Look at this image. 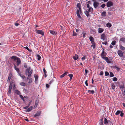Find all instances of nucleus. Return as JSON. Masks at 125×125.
I'll return each instance as SVG.
<instances>
[{"label": "nucleus", "mask_w": 125, "mask_h": 125, "mask_svg": "<svg viewBox=\"0 0 125 125\" xmlns=\"http://www.w3.org/2000/svg\"><path fill=\"white\" fill-rule=\"evenodd\" d=\"M77 8L79 9H77L76 11V14L78 17L80 19L81 18V16L80 14H82V11L81 9V5L80 3H78L77 4Z\"/></svg>", "instance_id": "nucleus-1"}, {"label": "nucleus", "mask_w": 125, "mask_h": 125, "mask_svg": "<svg viewBox=\"0 0 125 125\" xmlns=\"http://www.w3.org/2000/svg\"><path fill=\"white\" fill-rule=\"evenodd\" d=\"M14 84H15L14 80H11L8 89L9 90L8 92L10 94L11 93V90L12 88L13 85Z\"/></svg>", "instance_id": "nucleus-2"}, {"label": "nucleus", "mask_w": 125, "mask_h": 125, "mask_svg": "<svg viewBox=\"0 0 125 125\" xmlns=\"http://www.w3.org/2000/svg\"><path fill=\"white\" fill-rule=\"evenodd\" d=\"M93 1H94L93 5L94 8L95 9H96L98 6L99 4L98 2L95 1V0H93Z\"/></svg>", "instance_id": "nucleus-3"}, {"label": "nucleus", "mask_w": 125, "mask_h": 125, "mask_svg": "<svg viewBox=\"0 0 125 125\" xmlns=\"http://www.w3.org/2000/svg\"><path fill=\"white\" fill-rule=\"evenodd\" d=\"M36 32L38 34H40L43 36L44 33L43 31L42 30H35Z\"/></svg>", "instance_id": "nucleus-4"}, {"label": "nucleus", "mask_w": 125, "mask_h": 125, "mask_svg": "<svg viewBox=\"0 0 125 125\" xmlns=\"http://www.w3.org/2000/svg\"><path fill=\"white\" fill-rule=\"evenodd\" d=\"M113 5V3L111 1H108L106 4L107 7H109Z\"/></svg>", "instance_id": "nucleus-5"}, {"label": "nucleus", "mask_w": 125, "mask_h": 125, "mask_svg": "<svg viewBox=\"0 0 125 125\" xmlns=\"http://www.w3.org/2000/svg\"><path fill=\"white\" fill-rule=\"evenodd\" d=\"M103 59L104 60L108 63H111V61L107 57H105V58H103Z\"/></svg>", "instance_id": "nucleus-6"}, {"label": "nucleus", "mask_w": 125, "mask_h": 125, "mask_svg": "<svg viewBox=\"0 0 125 125\" xmlns=\"http://www.w3.org/2000/svg\"><path fill=\"white\" fill-rule=\"evenodd\" d=\"M117 53L119 56L120 57H122L123 55V52L120 50H119L117 51Z\"/></svg>", "instance_id": "nucleus-7"}, {"label": "nucleus", "mask_w": 125, "mask_h": 125, "mask_svg": "<svg viewBox=\"0 0 125 125\" xmlns=\"http://www.w3.org/2000/svg\"><path fill=\"white\" fill-rule=\"evenodd\" d=\"M34 76L35 78V83L36 84H37L38 83V76L37 75H36L35 74L34 75Z\"/></svg>", "instance_id": "nucleus-8"}, {"label": "nucleus", "mask_w": 125, "mask_h": 125, "mask_svg": "<svg viewBox=\"0 0 125 125\" xmlns=\"http://www.w3.org/2000/svg\"><path fill=\"white\" fill-rule=\"evenodd\" d=\"M39 103V100L38 99H36L35 101V105L34 106L33 108L35 109L37 107Z\"/></svg>", "instance_id": "nucleus-9"}, {"label": "nucleus", "mask_w": 125, "mask_h": 125, "mask_svg": "<svg viewBox=\"0 0 125 125\" xmlns=\"http://www.w3.org/2000/svg\"><path fill=\"white\" fill-rule=\"evenodd\" d=\"M41 114V111H38L37 113L34 115V117H36L40 116Z\"/></svg>", "instance_id": "nucleus-10"}, {"label": "nucleus", "mask_w": 125, "mask_h": 125, "mask_svg": "<svg viewBox=\"0 0 125 125\" xmlns=\"http://www.w3.org/2000/svg\"><path fill=\"white\" fill-rule=\"evenodd\" d=\"M31 67H28L25 70V74L26 75H27L28 74V73L30 71Z\"/></svg>", "instance_id": "nucleus-11"}, {"label": "nucleus", "mask_w": 125, "mask_h": 125, "mask_svg": "<svg viewBox=\"0 0 125 125\" xmlns=\"http://www.w3.org/2000/svg\"><path fill=\"white\" fill-rule=\"evenodd\" d=\"M17 61L16 62L17 65V66H18L21 63V61L20 59L18 57L17 58Z\"/></svg>", "instance_id": "nucleus-12"}, {"label": "nucleus", "mask_w": 125, "mask_h": 125, "mask_svg": "<svg viewBox=\"0 0 125 125\" xmlns=\"http://www.w3.org/2000/svg\"><path fill=\"white\" fill-rule=\"evenodd\" d=\"M101 56L102 58L103 59V58H105L104 56H105V52L103 49V51L101 54Z\"/></svg>", "instance_id": "nucleus-13"}, {"label": "nucleus", "mask_w": 125, "mask_h": 125, "mask_svg": "<svg viewBox=\"0 0 125 125\" xmlns=\"http://www.w3.org/2000/svg\"><path fill=\"white\" fill-rule=\"evenodd\" d=\"M50 33L53 35L55 36L56 35V32L54 31L53 30H50Z\"/></svg>", "instance_id": "nucleus-14"}, {"label": "nucleus", "mask_w": 125, "mask_h": 125, "mask_svg": "<svg viewBox=\"0 0 125 125\" xmlns=\"http://www.w3.org/2000/svg\"><path fill=\"white\" fill-rule=\"evenodd\" d=\"M14 69L18 73H20V70L19 68H18L17 66L15 65H14Z\"/></svg>", "instance_id": "nucleus-15"}, {"label": "nucleus", "mask_w": 125, "mask_h": 125, "mask_svg": "<svg viewBox=\"0 0 125 125\" xmlns=\"http://www.w3.org/2000/svg\"><path fill=\"white\" fill-rule=\"evenodd\" d=\"M120 88L122 91H123L124 90L125 88L123 84H122L120 85Z\"/></svg>", "instance_id": "nucleus-16"}, {"label": "nucleus", "mask_w": 125, "mask_h": 125, "mask_svg": "<svg viewBox=\"0 0 125 125\" xmlns=\"http://www.w3.org/2000/svg\"><path fill=\"white\" fill-rule=\"evenodd\" d=\"M73 58L74 60H76L78 58V56L76 54L73 56Z\"/></svg>", "instance_id": "nucleus-17"}, {"label": "nucleus", "mask_w": 125, "mask_h": 125, "mask_svg": "<svg viewBox=\"0 0 125 125\" xmlns=\"http://www.w3.org/2000/svg\"><path fill=\"white\" fill-rule=\"evenodd\" d=\"M89 12L88 11H87V10H86L85 12L84 13L87 16V17L89 16H90L89 13Z\"/></svg>", "instance_id": "nucleus-18"}, {"label": "nucleus", "mask_w": 125, "mask_h": 125, "mask_svg": "<svg viewBox=\"0 0 125 125\" xmlns=\"http://www.w3.org/2000/svg\"><path fill=\"white\" fill-rule=\"evenodd\" d=\"M101 38L102 39L104 40H105V35L104 33L102 34L101 36Z\"/></svg>", "instance_id": "nucleus-19"}, {"label": "nucleus", "mask_w": 125, "mask_h": 125, "mask_svg": "<svg viewBox=\"0 0 125 125\" xmlns=\"http://www.w3.org/2000/svg\"><path fill=\"white\" fill-rule=\"evenodd\" d=\"M18 74V75L22 78L23 79H24L25 78V77L23 74H21L20 73H19Z\"/></svg>", "instance_id": "nucleus-20"}, {"label": "nucleus", "mask_w": 125, "mask_h": 125, "mask_svg": "<svg viewBox=\"0 0 125 125\" xmlns=\"http://www.w3.org/2000/svg\"><path fill=\"white\" fill-rule=\"evenodd\" d=\"M33 107L32 106H31L29 108L27 109L26 111V112H29L32 109Z\"/></svg>", "instance_id": "nucleus-21"}, {"label": "nucleus", "mask_w": 125, "mask_h": 125, "mask_svg": "<svg viewBox=\"0 0 125 125\" xmlns=\"http://www.w3.org/2000/svg\"><path fill=\"white\" fill-rule=\"evenodd\" d=\"M68 72H65L64 73L62 74L60 76L61 78H62L65 76L67 74Z\"/></svg>", "instance_id": "nucleus-22"}, {"label": "nucleus", "mask_w": 125, "mask_h": 125, "mask_svg": "<svg viewBox=\"0 0 125 125\" xmlns=\"http://www.w3.org/2000/svg\"><path fill=\"white\" fill-rule=\"evenodd\" d=\"M104 29L101 28H99L98 29V32L99 33H102L104 31Z\"/></svg>", "instance_id": "nucleus-23"}, {"label": "nucleus", "mask_w": 125, "mask_h": 125, "mask_svg": "<svg viewBox=\"0 0 125 125\" xmlns=\"http://www.w3.org/2000/svg\"><path fill=\"white\" fill-rule=\"evenodd\" d=\"M89 9L88 10V11L89 12H91V13L93 12V9L92 7H90L88 8Z\"/></svg>", "instance_id": "nucleus-24"}, {"label": "nucleus", "mask_w": 125, "mask_h": 125, "mask_svg": "<svg viewBox=\"0 0 125 125\" xmlns=\"http://www.w3.org/2000/svg\"><path fill=\"white\" fill-rule=\"evenodd\" d=\"M121 41L123 42H125V38L123 37L120 39L119 42Z\"/></svg>", "instance_id": "nucleus-25"}, {"label": "nucleus", "mask_w": 125, "mask_h": 125, "mask_svg": "<svg viewBox=\"0 0 125 125\" xmlns=\"http://www.w3.org/2000/svg\"><path fill=\"white\" fill-rule=\"evenodd\" d=\"M101 14L102 16L104 17L106 15V12L105 11H103Z\"/></svg>", "instance_id": "nucleus-26"}, {"label": "nucleus", "mask_w": 125, "mask_h": 125, "mask_svg": "<svg viewBox=\"0 0 125 125\" xmlns=\"http://www.w3.org/2000/svg\"><path fill=\"white\" fill-rule=\"evenodd\" d=\"M17 58H18V57L16 56H13L11 57L10 58L11 59H14L15 60H17Z\"/></svg>", "instance_id": "nucleus-27"}, {"label": "nucleus", "mask_w": 125, "mask_h": 125, "mask_svg": "<svg viewBox=\"0 0 125 125\" xmlns=\"http://www.w3.org/2000/svg\"><path fill=\"white\" fill-rule=\"evenodd\" d=\"M120 49L122 50H124L125 49V48L123 46L121 45H120Z\"/></svg>", "instance_id": "nucleus-28"}, {"label": "nucleus", "mask_w": 125, "mask_h": 125, "mask_svg": "<svg viewBox=\"0 0 125 125\" xmlns=\"http://www.w3.org/2000/svg\"><path fill=\"white\" fill-rule=\"evenodd\" d=\"M12 76V74L11 73H10L9 74L8 77V80H10L11 77Z\"/></svg>", "instance_id": "nucleus-29"}, {"label": "nucleus", "mask_w": 125, "mask_h": 125, "mask_svg": "<svg viewBox=\"0 0 125 125\" xmlns=\"http://www.w3.org/2000/svg\"><path fill=\"white\" fill-rule=\"evenodd\" d=\"M106 25L107 27L109 28H110L112 26V24L111 23H108L106 24Z\"/></svg>", "instance_id": "nucleus-30"}, {"label": "nucleus", "mask_w": 125, "mask_h": 125, "mask_svg": "<svg viewBox=\"0 0 125 125\" xmlns=\"http://www.w3.org/2000/svg\"><path fill=\"white\" fill-rule=\"evenodd\" d=\"M89 39L91 42H92L94 41V39L92 36H90L89 38Z\"/></svg>", "instance_id": "nucleus-31"}, {"label": "nucleus", "mask_w": 125, "mask_h": 125, "mask_svg": "<svg viewBox=\"0 0 125 125\" xmlns=\"http://www.w3.org/2000/svg\"><path fill=\"white\" fill-rule=\"evenodd\" d=\"M82 33L83 34V38H84L86 34V31H84Z\"/></svg>", "instance_id": "nucleus-32"}, {"label": "nucleus", "mask_w": 125, "mask_h": 125, "mask_svg": "<svg viewBox=\"0 0 125 125\" xmlns=\"http://www.w3.org/2000/svg\"><path fill=\"white\" fill-rule=\"evenodd\" d=\"M68 76H69L70 78V79L71 80L72 78L73 75L72 74H70L68 75Z\"/></svg>", "instance_id": "nucleus-33"}, {"label": "nucleus", "mask_w": 125, "mask_h": 125, "mask_svg": "<svg viewBox=\"0 0 125 125\" xmlns=\"http://www.w3.org/2000/svg\"><path fill=\"white\" fill-rule=\"evenodd\" d=\"M116 42V41L115 40H114L112 42L111 44L112 45L114 46L115 45Z\"/></svg>", "instance_id": "nucleus-34"}, {"label": "nucleus", "mask_w": 125, "mask_h": 125, "mask_svg": "<svg viewBox=\"0 0 125 125\" xmlns=\"http://www.w3.org/2000/svg\"><path fill=\"white\" fill-rule=\"evenodd\" d=\"M23 92L24 93H26L28 92V91L25 88H23Z\"/></svg>", "instance_id": "nucleus-35"}, {"label": "nucleus", "mask_w": 125, "mask_h": 125, "mask_svg": "<svg viewBox=\"0 0 125 125\" xmlns=\"http://www.w3.org/2000/svg\"><path fill=\"white\" fill-rule=\"evenodd\" d=\"M104 124H106L108 123V121L107 119L105 117L104 118Z\"/></svg>", "instance_id": "nucleus-36"}, {"label": "nucleus", "mask_w": 125, "mask_h": 125, "mask_svg": "<svg viewBox=\"0 0 125 125\" xmlns=\"http://www.w3.org/2000/svg\"><path fill=\"white\" fill-rule=\"evenodd\" d=\"M91 87L92 88V89H94V90H95V91L96 90H97V88L96 86H91Z\"/></svg>", "instance_id": "nucleus-37"}, {"label": "nucleus", "mask_w": 125, "mask_h": 125, "mask_svg": "<svg viewBox=\"0 0 125 125\" xmlns=\"http://www.w3.org/2000/svg\"><path fill=\"white\" fill-rule=\"evenodd\" d=\"M37 59L38 60H40L41 57L38 54L37 56Z\"/></svg>", "instance_id": "nucleus-38"}, {"label": "nucleus", "mask_w": 125, "mask_h": 125, "mask_svg": "<svg viewBox=\"0 0 125 125\" xmlns=\"http://www.w3.org/2000/svg\"><path fill=\"white\" fill-rule=\"evenodd\" d=\"M20 84L22 86H25L26 85V83L24 82H21L20 83Z\"/></svg>", "instance_id": "nucleus-39"}, {"label": "nucleus", "mask_w": 125, "mask_h": 125, "mask_svg": "<svg viewBox=\"0 0 125 125\" xmlns=\"http://www.w3.org/2000/svg\"><path fill=\"white\" fill-rule=\"evenodd\" d=\"M110 77H114V75L113 74V73L111 72L110 73Z\"/></svg>", "instance_id": "nucleus-40"}, {"label": "nucleus", "mask_w": 125, "mask_h": 125, "mask_svg": "<svg viewBox=\"0 0 125 125\" xmlns=\"http://www.w3.org/2000/svg\"><path fill=\"white\" fill-rule=\"evenodd\" d=\"M121 112V111L120 110H118L115 113V115H117L119 114Z\"/></svg>", "instance_id": "nucleus-41"}, {"label": "nucleus", "mask_w": 125, "mask_h": 125, "mask_svg": "<svg viewBox=\"0 0 125 125\" xmlns=\"http://www.w3.org/2000/svg\"><path fill=\"white\" fill-rule=\"evenodd\" d=\"M32 78H29V82H28V83H31L32 82Z\"/></svg>", "instance_id": "nucleus-42"}, {"label": "nucleus", "mask_w": 125, "mask_h": 125, "mask_svg": "<svg viewBox=\"0 0 125 125\" xmlns=\"http://www.w3.org/2000/svg\"><path fill=\"white\" fill-rule=\"evenodd\" d=\"M13 89L15 90H16V85H15V84H13Z\"/></svg>", "instance_id": "nucleus-43"}, {"label": "nucleus", "mask_w": 125, "mask_h": 125, "mask_svg": "<svg viewBox=\"0 0 125 125\" xmlns=\"http://www.w3.org/2000/svg\"><path fill=\"white\" fill-rule=\"evenodd\" d=\"M33 72V70H31L28 73V74L29 75H31L32 74V73Z\"/></svg>", "instance_id": "nucleus-44"}, {"label": "nucleus", "mask_w": 125, "mask_h": 125, "mask_svg": "<svg viewBox=\"0 0 125 125\" xmlns=\"http://www.w3.org/2000/svg\"><path fill=\"white\" fill-rule=\"evenodd\" d=\"M96 45V44H92V45L91 46L92 47H93V49H94L95 48Z\"/></svg>", "instance_id": "nucleus-45"}, {"label": "nucleus", "mask_w": 125, "mask_h": 125, "mask_svg": "<svg viewBox=\"0 0 125 125\" xmlns=\"http://www.w3.org/2000/svg\"><path fill=\"white\" fill-rule=\"evenodd\" d=\"M113 81L114 82H116L117 80V78L116 77H113Z\"/></svg>", "instance_id": "nucleus-46"}, {"label": "nucleus", "mask_w": 125, "mask_h": 125, "mask_svg": "<svg viewBox=\"0 0 125 125\" xmlns=\"http://www.w3.org/2000/svg\"><path fill=\"white\" fill-rule=\"evenodd\" d=\"M115 87V85L114 84H112L111 85V88L113 90H114Z\"/></svg>", "instance_id": "nucleus-47"}, {"label": "nucleus", "mask_w": 125, "mask_h": 125, "mask_svg": "<svg viewBox=\"0 0 125 125\" xmlns=\"http://www.w3.org/2000/svg\"><path fill=\"white\" fill-rule=\"evenodd\" d=\"M15 90V93L16 94H20V92L18 90Z\"/></svg>", "instance_id": "nucleus-48"}, {"label": "nucleus", "mask_w": 125, "mask_h": 125, "mask_svg": "<svg viewBox=\"0 0 125 125\" xmlns=\"http://www.w3.org/2000/svg\"><path fill=\"white\" fill-rule=\"evenodd\" d=\"M105 75L106 76H108L109 75V73L107 71L105 72Z\"/></svg>", "instance_id": "nucleus-49"}, {"label": "nucleus", "mask_w": 125, "mask_h": 125, "mask_svg": "<svg viewBox=\"0 0 125 125\" xmlns=\"http://www.w3.org/2000/svg\"><path fill=\"white\" fill-rule=\"evenodd\" d=\"M77 35V34L75 32H74L73 31V36H76Z\"/></svg>", "instance_id": "nucleus-50"}, {"label": "nucleus", "mask_w": 125, "mask_h": 125, "mask_svg": "<svg viewBox=\"0 0 125 125\" xmlns=\"http://www.w3.org/2000/svg\"><path fill=\"white\" fill-rule=\"evenodd\" d=\"M105 6L106 5L105 4H103L101 6V7L102 8H104Z\"/></svg>", "instance_id": "nucleus-51"}, {"label": "nucleus", "mask_w": 125, "mask_h": 125, "mask_svg": "<svg viewBox=\"0 0 125 125\" xmlns=\"http://www.w3.org/2000/svg\"><path fill=\"white\" fill-rule=\"evenodd\" d=\"M25 48L29 52H31V50L29 49L28 47L27 46H26L25 47Z\"/></svg>", "instance_id": "nucleus-52"}, {"label": "nucleus", "mask_w": 125, "mask_h": 125, "mask_svg": "<svg viewBox=\"0 0 125 125\" xmlns=\"http://www.w3.org/2000/svg\"><path fill=\"white\" fill-rule=\"evenodd\" d=\"M25 68H27V65L26 63H24L23 64Z\"/></svg>", "instance_id": "nucleus-53"}, {"label": "nucleus", "mask_w": 125, "mask_h": 125, "mask_svg": "<svg viewBox=\"0 0 125 125\" xmlns=\"http://www.w3.org/2000/svg\"><path fill=\"white\" fill-rule=\"evenodd\" d=\"M59 28H60V29H61V30H62V31H63L64 30V28H63V27L62 26H61V25H60L59 26Z\"/></svg>", "instance_id": "nucleus-54"}, {"label": "nucleus", "mask_w": 125, "mask_h": 125, "mask_svg": "<svg viewBox=\"0 0 125 125\" xmlns=\"http://www.w3.org/2000/svg\"><path fill=\"white\" fill-rule=\"evenodd\" d=\"M114 67L115 68H116L117 69V71H118L120 69L118 67L116 66H115Z\"/></svg>", "instance_id": "nucleus-55"}, {"label": "nucleus", "mask_w": 125, "mask_h": 125, "mask_svg": "<svg viewBox=\"0 0 125 125\" xmlns=\"http://www.w3.org/2000/svg\"><path fill=\"white\" fill-rule=\"evenodd\" d=\"M120 114V115L121 116V117H122L124 115V114L121 111V112Z\"/></svg>", "instance_id": "nucleus-56"}, {"label": "nucleus", "mask_w": 125, "mask_h": 125, "mask_svg": "<svg viewBox=\"0 0 125 125\" xmlns=\"http://www.w3.org/2000/svg\"><path fill=\"white\" fill-rule=\"evenodd\" d=\"M20 96L22 99L23 100V101L24 100V97H23V96L22 95H20Z\"/></svg>", "instance_id": "nucleus-57"}, {"label": "nucleus", "mask_w": 125, "mask_h": 125, "mask_svg": "<svg viewBox=\"0 0 125 125\" xmlns=\"http://www.w3.org/2000/svg\"><path fill=\"white\" fill-rule=\"evenodd\" d=\"M85 74L86 75H87L88 73V71L87 69L85 70Z\"/></svg>", "instance_id": "nucleus-58"}, {"label": "nucleus", "mask_w": 125, "mask_h": 125, "mask_svg": "<svg viewBox=\"0 0 125 125\" xmlns=\"http://www.w3.org/2000/svg\"><path fill=\"white\" fill-rule=\"evenodd\" d=\"M87 81H88L86 80L85 81V84L86 86H88V83H87Z\"/></svg>", "instance_id": "nucleus-59"}, {"label": "nucleus", "mask_w": 125, "mask_h": 125, "mask_svg": "<svg viewBox=\"0 0 125 125\" xmlns=\"http://www.w3.org/2000/svg\"><path fill=\"white\" fill-rule=\"evenodd\" d=\"M46 86L47 88H48L49 87L50 85L49 84H46Z\"/></svg>", "instance_id": "nucleus-60"}, {"label": "nucleus", "mask_w": 125, "mask_h": 125, "mask_svg": "<svg viewBox=\"0 0 125 125\" xmlns=\"http://www.w3.org/2000/svg\"><path fill=\"white\" fill-rule=\"evenodd\" d=\"M43 71L44 73H47V72L46 71L45 69L44 68L43 69Z\"/></svg>", "instance_id": "nucleus-61"}, {"label": "nucleus", "mask_w": 125, "mask_h": 125, "mask_svg": "<svg viewBox=\"0 0 125 125\" xmlns=\"http://www.w3.org/2000/svg\"><path fill=\"white\" fill-rule=\"evenodd\" d=\"M103 74V72L101 71L99 75H102Z\"/></svg>", "instance_id": "nucleus-62"}, {"label": "nucleus", "mask_w": 125, "mask_h": 125, "mask_svg": "<svg viewBox=\"0 0 125 125\" xmlns=\"http://www.w3.org/2000/svg\"><path fill=\"white\" fill-rule=\"evenodd\" d=\"M85 56H83L81 58V59L82 60H83L85 59Z\"/></svg>", "instance_id": "nucleus-63"}, {"label": "nucleus", "mask_w": 125, "mask_h": 125, "mask_svg": "<svg viewBox=\"0 0 125 125\" xmlns=\"http://www.w3.org/2000/svg\"><path fill=\"white\" fill-rule=\"evenodd\" d=\"M103 44H105V45H106L107 44V42H103L102 43Z\"/></svg>", "instance_id": "nucleus-64"}]
</instances>
